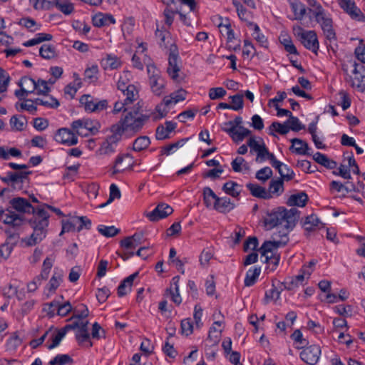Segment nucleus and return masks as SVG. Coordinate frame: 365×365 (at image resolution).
<instances>
[{"label":"nucleus","instance_id":"nucleus-28","mask_svg":"<svg viewBox=\"0 0 365 365\" xmlns=\"http://www.w3.org/2000/svg\"><path fill=\"white\" fill-rule=\"evenodd\" d=\"M110 131L112 135L108 136L105 142L116 147L118 143L121 140L123 134L125 133L117 123L111 126Z\"/></svg>","mask_w":365,"mask_h":365},{"label":"nucleus","instance_id":"nucleus-36","mask_svg":"<svg viewBox=\"0 0 365 365\" xmlns=\"http://www.w3.org/2000/svg\"><path fill=\"white\" fill-rule=\"evenodd\" d=\"M19 86L21 88H24L28 94L34 93L37 88L36 81L27 76H24L21 78Z\"/></svg>","mask_w":365,"mask_h":365},{"label":"nucleus","instance_id":"nucleus-35","mask_svg":"<svg viewBox=\"0 0 365 365\" xmlns=\"http://www.w3.org/2000/svg\"><path fill=\"white\" fill-rule=\"evenodd\" d=\"M39 55L44 59H52L57 56L56 48L51 44H43L39 49Z\"/></svg>","mask_w":365,"mask_h":365},{"label":"nucleus","instance_id":"nucleus-8","mask_svg":"<svg viewBox=\"0 0 365 365\" xmlns=\"http://www.w3.org/2000/svg\"><path fill=\"white\" fill-rule=\"evenodd\" d=\"M147 70L149 75V84L151 90L155 95L160 96L165 87V81L160 76V71L155 65H148Z\"/></svg>","mask_w":365,"mask_h":365},{"label":"nucleus","instance_id":"nucleus-43","mask_svg":"<svg viewBox=\"0 0 365 365\" xmlns=\"http://www.w3.org/2000/svg\"><path fill=\"white\" fill-rule=\"evenodd\" d=\"M247 145L250 148L251 150H254L257 155L262 150V148L265 147L263 139L258 138V140H257L255 137H251L248 140Z\"/></svg>","mask_w":365,"mask_h":365},{"label":"nucleus","instance_id":"nucleus-49","mask_svg":"<svg viewBox=\"0 0 365 365\" xmlns=\"http://www.w3.org/2000/svg\"><path fill=\"white\" fill-rule=\"evenodd\" d=\"M65 332L64 331H62L61 329H56V332L55 333H53L52 335H51V341H52V343L49 345L47 346V348L48 349H53L54 348H56V346H58L61 340L63 339V338L65 336Z\"/></svg>","mask_w":365,"mask_h":365},{"label":"nucleus","instance_id":"nucleus-50","mask_svg":"<svg viewBox=\"0 0 365 365\" xmlns=\"http://www.w3.org/2000/svg\"><path fill=\"white\" fill-rule=\"evenodd\" d=\"M63 274L61 272H54L48 284L49 291H55L62 282Z\"/></svg>","mask_w":365,"mask_h":365},{"label":"nucleus","instance_id":"nucleus-11","mask_svg":"<svg viewBox=\"0 0 365 365\" xmlns=\"http://www.w3.org/2000/svg\"><path fill=\"white\" fill-rule=\"evenodd\" d=\"M54 139L56 142L68 146L74 145L78 143V138L76 134L66 128L57 130Z\"/></svg>","mask_w":365,"mask_h":365},{"label":"nucleus","instance_id":"nucleus-46","mask_svg":"<svg viewBox=\"0 0 365 365\" xmlns=\"http://www.w3.org/2000/svg\"><path fill=\"white\" fill-rule=\"evenodd\" d=\"M188 140V138H182L175 143H170L163 147L162 150L163 154L169 155L174 150L182 147Z\"/></svg>","mask_w":365,"mask_h":365},{"label":"nucleus","instance_id":"nucleus-57","mask_svg":"<svg viewBox=\"0 0 365 365\" xmlns=\"http://www.w3.org/2000/svg\"><path fill=\"white\" fill-rule=\"evenodd\" d=\"M98 68L97 66H92L86 69L84 72V80L88 81V83L93 82L97 79V73Z\"/></svg>","mask_w":365,"mask_h":365},{"label":"nucleus","instance_id":"nucleus-5","mask_svg":"<svg viewBox=\"0 0 365 365\" xmlns=\"http://www.w3.org/2000/svg\"><path fill=\"white\" fill-rule=\"evenodd\" d=\"M313 15L316 21L320 24L326 38L330 42L336 41V36L333 29V20L329 15L326 14L325 10L323 9L319 11H314Z\"/></svg>","mask_w":365,"mask_h":365},{"label":"nucleus","instance_id":"nucleus-32","mask_svg":"<svg viewBox=\"0 0 365 365\" xmlns=\"http://www.w3.org/2000/svg\"><path fill=\"white\" fill-rule=\"evenodd\" d=\"M150 145V139L148 136L141 135L138 137L133 142V150L140 152L147 149Z\"/></svg>","mask_w":365,"mask_h":365},{"label":"nucleus","instance_id":"nucleus-25","mask_svg":"<svg viewBox=\"0 0 365 365\" xmlns=\"http://www.w3.org/2000/svg\"><path fill=\"white\" fill-rule=\"evenodd\" d=\"M222 190L233 197H238L242 192V186L235 181L230 180L222 185Z\"/></svg>","mask_w":365,"mask_h":365},{"label":"nucleus","instance_id":"nucleus-3","mask_svg":"<svg viewBox=\"0 0 365 365\" xmlns=\"http://www.w3.org/2000/svg\"><path fill=\"white\" fill-rule=\"evenodd\" d=\"M50 215L43 207H39L36 214L29 220V224L33 229L30 237L24 241L27 246L31 247L40 243L47 235V227L49 224Z\"/></svg>","mask_w":365,"mask_h":365},{"label":"nucleus","instance_id":"nucleus-52","mask_svg":"<svg viewBox=\"0 0 365 365\" xmlns=\"http://www.w3.org/2000/svg\"><path fill=\"white\" fill-rule=\"evenodd\" d=\"M74 314L71 319H83L86 318L89 314V311L86 305L81 304L78 308L73 309Z\"/></svg>","mask_w":365,"mask_h":365},{"label":"nucleus","instance_id":"nucleus-60","mask_svg":"<svg viewBox=\"0 0 365 365\" xmlns=\"http://www.w3.org/2000/svg\"><path fill=\"white\" fill-rule=\"evenodd\" d=\"M80 103L84 105V108L86 111L93 112V108L95 106L96 101L90 95H83L80 98Z\"/></svg>","mask_w":365,"mask_h":365},{"label":"nucleus","instance_id":"nucleus-56","mask_svg":"<svg viewBox=\"0 0 365 365\" xmlns=\"http://www.w3.org/2000/svg\"><path fill=\"white\" fill-rule=\"evenodd\" d=\"M227 92L222 87L211 88L209 90V98L211 100H217L222 98Z\"/></svg>","mask_w":365,"mask_h":365},{"label":"nucleus","instance_id":"nucleus-21","mask_svg":"<svg viewBox=\"0 0 365 365\" xmlns=\"http://www.w3.org/2000/svg\"><path fill=\"white\" fill-rule=\"evenodd\" d=\"M246 187L253 197L264 200H268L272 197L270 193H269L264 187L257 184L247 183Z\"/></svg>","mask_w":365,"mask_h":365},{"label":"nucleus","instance_id":"nucleus-33","mask_svg":"<svg viewBox=\"0 0 365 365\" xmlns=\"http://www.w3.org/2000/svg\"><path fill=\"white\" fill-rule=\"evenodd\" d=\"M321 223L319 219L314 214L307 216L303 222V227L306 232H312Z\"/></svg>","mask_w":365,"mask_h":365},{"label":"nucleus","instance_id":"nucleus-4","mask_svg":"<svg viewBox=\"0 0 365 365\" xmlns=\"http://www.w3.org/2000/svg\"><path fill=\"white\" fill-rule=\"evenodd\" d=\"M242 118L237 116L233 120H230L225 123V125H230V128H222V130L226 132L236 143L242 142L245 137L251 134V130L242 125Z\"/></svg>","mask_w":365,"mask_h":365},{"label":"nucleus","instance_id":"nucleus-6","mask_svg":"<svg viewBox=\"0 0 365 365\" xmlns=\"http://www.w3.org/2000/svg\"><path fill=\"white\" fill-rule=\"evenodd\" d=\"M294 34L307 49L317 54L319 45L314 31H304L302 27L298 26Z\"/></svg>","mask_w":365,"mask_h":365},{"label":"nucleus","instance_id":"nucleus-58","mask_svg":"<svg viewBox=\"0 0 365 365\" xmlns=\"http://www.w3.org/2000/svg\"><path fill=\"white\" fill-rule=\"evenodd\" d=\"M74 220L78 225L77 231L80 232L83 228L89 230L91 227V221L86 216L74 217Z\"/></svg>","mask_w":365,"mask_h":365},{"label":"nucleus","instance_id":"nucleus-24","mask_svg":"<svg viewBox=\"0 0 365 365\" xmlns=\"http://www.w3.org/2000/svg\"><path fill=\"white\" fill-rule=\"evenodd\" d=\"M289 4L294 14V19L301 21L307 12L305 5L299 0H290Z\"/></svg>","mask_w":365,"mask_h":365},{"label":"nucleus","instance_id":"nucleus-20","mask_svg":"<svg viewBox=\"0 0 365 365\" xmlns=\"http://www.w3.org/2000/svg\"><path fill=\"white\" fill-rule=\"evenodd\" d=\"M213 207L215 210L221 213H227L233 210L235 207V205L227 197H219L215 201Z\"/></svg>","mask_w":365,"mask_h":365},{"label":"nucleus","instance_id":"nucleus-22","mask_svg":"<svg viewBox=\"0 0 365 365\" xmlns=\"http://www.w3.org/2000/svg\"><path fill=\"white\" fill-rule=\"evenodd\" d=\"M93 24L96 27H102L110 24H114L115 20L113 15L109 14H103L98 13L94 15L92 18Z\"/></svg>","mask_w":365,"mask_h":365},{"label":"nucleus","instance_id":"nucleus-47","mask_svg":"<svg viewBox=\"0 0 365 365\" xmlns=\"http://www.w3.org/2000/svg\"><path fill=\"white\" fill-rule=\"evenodd\" d=\"M230 98L231 99L232 104L231 109L234 110H242L244 107V100H243V94L237 93L233 96H230Z\"/></svg>","mask_w":365,"mask_h":365},{"label":"nucleus","instance_id":"nucleus-64","mask_svg":"<svg viewBox=\"0 0 365 365\" xmlns=\"http://www.w3.org/2000/svg\"><path fill=\"white\" fill-rule=\"evenodd\" d=\"M258 245V240L256 237H249L244 243V251L255 250Z\"/></svg>","mask_w":365,"mask_h":365},{"label":"nucleus","instance_id":"nucleus-53","mask_svg":"<svg viewBox=\"0 0 365 365\" xmlns=\"http://www.w3.org/2000/svg\"><path fill=\"white\" fill-rule=\"evenodd\" d=\"M273 175L272 170L269 167H264L259 170L255 175V178L262 182L267 181Z\"/></svg>","mask_w":365,"mask_h":365},{"label":"nucleus","instance_id":"nucleus-1","mask_svg":"<svg viewBox=\"0 0 365 365\" xmlns=\"http://www.w3.org/2000/svg\"><path fill=\"white\" fill-rule=\"evenodd\" d=\"M300 217V211L292 207L289 210L284 207H278L271 212H267L263 222L267 230L277 227V231L274 232L272 241H264L259 251L262 257H269L268 253L274 254L279 247L285 246L288 241L289 233L296 226Z\"/></svg>","mask_w":365,"mask_h":365},{"label":"nucleus","instance_id":"nucleus-42","mask_svg":"<svg viewBox=\"0 0 365 365\" xmlns=\"http://www.w3.org/2000/svg\"><path fill=\"white\" fill-rule=\"evenodd\" d=\"M98 231L106 237H112L117 235L120 232V229L115 227L114 226H106L101 225L98 227Z\"/></svg>","mask_w":365,"mask_h":365},{"label":"nucleus","instance_id":"nucleus-19","mask_svg":"<svg viewBox=\"0 0 365 365\" xmlns=\"http://www.w3.org/2000/svg\"><path fill=\"white\" fill-rule=\"evenodd\" d=\"M292 145L289 150L299 155H310L309 147L307 142L299 138H293L290 140Z\"/></svg>","mask_w":365,"mask_h":365},{"label":"nucleus","instance_id":"nucleus-14","mask_svg":"<svg viewBox=\"0 0 365 365\" xmlns=\"http://www.w3.org/2000/svg\"><path fill=\"white\" fill-rule=\"evenodd\" d=\"M173 212V209L165 203H160L150 212L145 214L146 217L151 222H156L169 216Z\"/></svg>","mask_w":365,"mask_h":365},{"label":"nucleus","instance_id":"nucleus-40","mask_svg":"<svg viewBox=\"0 0 365 365\" xmlns=\"http://www.w3.org/2000/svg\"><path fill=\"white\" fill-rule=\"evenodd\" d=\"M26 123L27 120L24 116H20L18 118L17 115H13L10 119V125L12 129L18 131L23 130Z\"/></svg>","mask_w":365,"mask_h":365},{"label":"nucleus","instance_id":"nucleus-29","mask_svg":"<svg viewBox=\"0 0 365 365\" xmlns=\"http://www.w3.org/2000/svg\"><path fill=\"white\" fill-rule=\"evenodd\" d=\"M48 306L56 307V314L61 317H66L73 309L71 303L67 301L63 304H60L59 302L53 300Z\"/></svg>","mask_w":365,"mask_h":365},{"label":"nucleus","instance_id":"nucleus-12","mask_svg":"<svg viewBox=\"0 0 365 365\" xmlns=\"http://www.w3.org/2000/svg\"><path fill=\"white\" fill-rule=\"evenodd\" d=\"M321 354V349L319 346L311 345L305 348L300 353L301 359L309 365L316 364Z\"/></svg>","mask_w":365,"mask_h":365},{"label":"nucleus","instance_id":"nucleus-27","mask_svg":"<svg viewBox=\"0 0 365 365\" xmlns=\"http://www.w3.org/2000/svg\"><path fill=\"white\" fill-rule=\"evenodd\" d=\"M187 91L182 88L178 90L175 92L172 93L170 96H165L163 98V103L166 106H170L171 103H177L179 101H184L185 99Z\"/></svg>","mask_w":365,"mask_h":365},{"label":"nucleus","instance_id":"nucleus-38","mask_svg":"<svg viewBox=\"0 0 365 365\" xmlns=\"http://www.w3.org/2000/svg\"><path fill=\"white\" fill-rule=\"evenodd\" d=\"M248 25L250 26H253V29H254L253 36H254L255 39L260 44L261 46L267 48V46H268L267 39L262 33H260V29H259V26L256 24L250 22V21L248 22Z\"/></svg>","mask_w":365,"mask_h":365},{"label":"nucleus","instance_id":"nucleus-30","mask_svg":"<svg viewBox=\"0 0 365 365\" xmlns=\"http://www.w3.org/2000/svg\"><path fill=\"white\" fill-rule=\"evenodd\" d=\"M313 159L319 164L323 165L328 169H334L336 167V163L329 159L326 155L319 152H317L313 155Z\"/></svg>","mask_w":365,"mask_h":365},{"label":"nucleus","instance_id":"nucleus-39","mask_svg":"<svg viewBox=\"0 0 365 365\" xmlns=\"http://www.w3.org/2000/svg\"><path fill=\"white\" fill-rule=\"evenodd\" d=\"M279 41L284 46V49L287 52L290 54L299 55V53L297 50L296 46L292 43L290 37L287 35H281L279 36Z\"/></svg>","mask_w":365,"mask_h":365},{"label":"nucleus","instance_id":"nucleus-26","mask_svg":"<svg viewBox=\"0 0 365 365\" xmlns=\"http://www.w3.org/2000/svg\"><path fill=\"white\" fill-rule=\"evenodd\" d=\"M101 66L105 70H114L121 66V61L116 56L107 54L106 57L101 60Z\"/></svg>","mask_w":365,"mask_h":365},{"label":"nucleus","instance_id":"nucleus-17","mask_svg":"<svg viewBox=\"0 0 365 365\" xmlns=\"http://www.w3.org/2000/svg\"><path fill=\"white\" fill-rule=\"evenodd\" d=\"M270 163L273 168L277 170L281 178L287 181L291 180L294 177V171L289 168L287 165L282 163L276 159L274 155V158L269 160Z\"/></svg>","mask_w":365,"mask_h":365},{"label":"nucleus","instance_id":"nucleus-2","mask_svg":"<svg viewBox=\"0 0 365 365\" xmlns=\"http://www.w3.org/2000/svg\"><path fill=\"white\" fill-rule=\"evenodd\" d=\"M150 118V115L143 113L140 107L135 106L123 114L117 124L126 135L133 136L142 130Z\"/></svg>","mask_w":365,"mask_h":365},{"label":"nucleus","instance_id":"nucleus-23","mask_svg":"<svg viewBox=\"0 0 365 365\" xmlns=\"http://www.w3.org/2000/svg\"><path fill=\"white\" fill-rule=\"evenodd\" d=\"M309 200L307 195L304 192H300L297 194L291 195L287 201L289 206L304 207Z\"/></svg>","mask_w":365,"mask_h":365},{"label":"nucleus","instance_id":"nucleus-51","mask_svg":"<svg viewBox=\"0 0 365 365\" xmlns=\"http://www.w3.org/2000/svg\"><path fill=\"white\" fill-rule=\"evenodd\" d=\"M54 5L65 15H69L74 11L73 4L70 2L61 3L59 0H55Z\"/></svg>","mask_w":365,"mask_h":365},{"label":"nucleus","instance_id":"nucleus-18","mask_svg":"<svg viewBox=\"0 0 365 365\" xmlns=\"http://www.w3.org/2000/svg\"><path fill=\"white\" fill-rule=\"evenodd\" d=\"M143 242V233L136 232L120 241V246L125 250H134Z\"/></svg>","mask_w":365,"mask_h":365},{"label":"nucleus","instance_id":"nucleus-55","mask_svg":"<svg viewBox=\"0 0 365 365\" xmlns=\"http://www.w3.org/2000/svg\"><path fill=\"white\" fill-rule=\"evenodd\" d=\"M84 128L89 130L91 134H96L101 127L100 123L98 121L92 120L91 119H83Z\"/></svg>","mask_w":365,"mask_h":365},{"label":"nucleus","instance_id":"nucleus-15","mask_svg":"<svg viewBox=\"0 0 365 365\" xmlns=\"http://www.w3.org/2000/svg\"><path fill=\"white\" fill-rule=\"evenodd\" d=\"M170 48V53L168 58V67L167 68V72L169 76L174 80H175L178 77V72L180 71V67L178 66L177 61L178 58V52L176 46H173Z\"/></svg>","mask_w":365,"mask_h":365},{"label":"nucleus","instance_id":"nucleus-54","mask_svg":"<svg viewBox=\"0 0 365 365\" xmlns=\"http://www.w3.org/2000/svg\"><path fill=\"white\" fill-rule=\"evenodd\" d=\"M286 123L289 124V130H292L294 132H298L300 130L304 129L305 126L301 123L299 118L292 115L290 118H289Z\"/></svg>","mask_w":365,"mask_h":365},{"label":"nucleus","instance_id":"nucleus-31","mask_svg":"<svg viewBox=\"0 0 365 365\" xmlns=\"http://www.w3.org/2000/svg\"><path fill=\"white\" fill-rule=\"evenodd\" d=\"M261 272V268L259 267H255L253 269H250L245 278V285L246 287L252 286L258 279Z\"/></svg>","mask_w":365,"mask_h":365},{"label":"nucleus","instance_id":"nucleus-10","mask_svg":"<svg viewBox=\"0 0 365 365\" xmlns=\"http://www.w3.org/2000/svg\"><path fill=\"white\" fill-rule=\"evenodd\" d=\"M9 204L16 211L20 213L32 214L33 216L36 214L39 208V206L34 207L27 199L21 197H14L9 201Z\"/></svg>","mask_w":365,"mask_h":365},{"label":"nucleus","instance_id":"nucleus-48","mask_svg":"<svg viewBox=\"0 0 365 365\" xmlns=\"http://www.w3.org/2000/svg\"><path fill=\"white\" fill-rule=\"evenodd\" d=\"M120 191L118 186L115 184H111L110 186V195L108 200L106 202L101 204L99 207H104L111 203L115 199H120Z\"/></svg>","mask_w":365,"mask_h":365},{"label":"nucleus","instance_id":"nucleus-7","mask_svg":"<svg viewBox=\"0 0 365 365\" xmlns=\"http://www.w3.org/2000/svg\"><path fill=\"white\" fill-rule=\"evenodd\" d=\"M31 173L32 171L8 172L6 176L0 177V179L14 190H21L24 184L29 182V175Z\"/></svg>","mask_w":365,"mask_h":365},{"label":"nucleus","instance_id":"nucleus-37","mask_svg":"<svg viewBox=\"0 0 365 365\" xmlns=\"http://www.w3.org/2000/svg\"><path fill=\"white\" fill-rule=\"evenodd\" d=\"M269 135L276 136L274 132H277L280 135H286L289 131V128L286 122L282 124L279 122H273L269 127Z\"/></svg>","mask_w":365,"mask_h":365},{"label":"nucleus","instance_id":"nucleus-59","mask_svg":"<svg viewBox=\"0 0 365 365\" xmlns=\"http://www.w3.org/2000/svg\"><path fill=\"white\" fill-rule=\"evenodd\" d=\"M297 165L308 173H313L317 170V166L312 165V163L307 160H299Z\"/></svg>","mask_w":365,"mask_h":365},{"label":"nucleus","instance_id":"nucleus-63","mask_svg":"<svg viewBox=\"0 0 365 365\" xmlns=\"http://www.w3.org/2000/svg\"><path fill=\"white\" fill-rule=\"evenodd\" d=\"M181 331L186 336L190 335L193 331V325L191 319L187 318L181 321Z\"/></svg>","mask_w":365,"mask_h":365},{"label":"nucleus","instance_id":"nucleus-16","mask_svg":"<svg viewBox=\"0 0 365 365\" xmlns=\"http://www.w3.org/2000/svg\"><path fill=\"white\" fill-rule=\"evenodd\" d=\"M340 7L353 19L361 20L363 14L356 6L354 1L351 0H339Z\"/></svg>","mask_w":365,"mask_h":365},{"label":"nucleus","instance_id":"nucleus-34","mask_svg":"<svg viewBox=\"0 0 365 365\" xmlns=\"http://www.w3.org/2000/svg\"><path fill=\"white\" fill-rule=\"evenodd\" d=\"M282 178L278 180H272L269 182V190L267 191L270 195H279L284 192V180Z\"/></svg>","mask_w":365,"mask_h":365},{"label":"nucleus","instance_id":"nucleus-13","mask_svg":"<svg viewBox=\"0 0 365 365\" xmlns=\"http://www.w3.org/2000/svg\"><path fill=\"white\" fill-rule=\"evenodd\" d=\"M0 219L4 224L11 225L13 227H20L24 221V217L21 215L16 214L9 208L0 209Z\"/></svg>","mask_w":365,"mask_h":365},{"label":"nucleus","instance_id":"nucleus-62","mask_svg":"<svg viewBox=\"0 0 365 365\" xmlns=\"http://www.w3.org/2000/svg\"><path fill=\"white\" fill-rule=\"evenodd\" d=\"M92 338L94 339H100L101 337H106V331L102 329L98 322H95L92 327L91 332Z\"/></svg>","mask_w":365,"mask_h":365},{"label":"nucleus","instance_id":"nucleus-61","mask_svg":"<svg viewBox=\"0 0 365 365\" xmlns=\"http://www.w3.org/2000/svg\"><path fill=\"white\" fill-rule=\"evenodd\" d=\"M213 257V252L210 248L204 249L200 256V263L205 267L208 264Z\"/></svg>","mask_w":365,"mask_h":365},{"label":"nucleus","instance_id":"nucleus-45","mask_svg":"<svg viewBox=\"0 0 365 365\" xmlns=\"http://www.w3.org/2000/svg\"><path fill=\"white\" fill-rule=\"evenodd\" d=\"M123 93L126 96L125 101L130 104L136 100L138 92L134 85L128 84V87H126L125 92Z\"/></svg>","mask_w":365,"mask_h":365},{"label":"nucleus","instance_id":"nucleus-44","mask_svg":"<svg viewBox=\"0 0 365 365\" xmlns=\"http://www.w3.org/2000/svg\"><path fill=\"white\" fill-rule=\"evenodd\" d=\"M73 362L68 354H58L49 361V365H66Z\"/></svg>","mask_w":365,"mask_h":365},{"label":"nucleus","instance_id":"nucleus-41","mask_svg":"<svg viewBox=\"0 0 365 365\" xmlns=\"http://www.w3.org/2000/svg\"><path fill=\"white\" fill-rule=\"evenodd\" d=\"M19 24L26 27L31 32L40 30L41 26V24H38L34 19L29 17L21 19Z\"/></svg>","mask_w":365,"mask_h":365},{"label":"nucleus","instance_id":"nucleus-9","mask_svg":"<svg viewBox=\"0 0 365 365\" xmlns=\"http://www.w3.org/2000/svg\"><path fill=\"white\" fill-rule=\"evenodd\" d=\"M352 66L353 77H350L351 86L363 92L365 91V67L363 64L356 62L352 64Z\"/></svg>","mask_w":365,"mask_h":365}]
</instances>
